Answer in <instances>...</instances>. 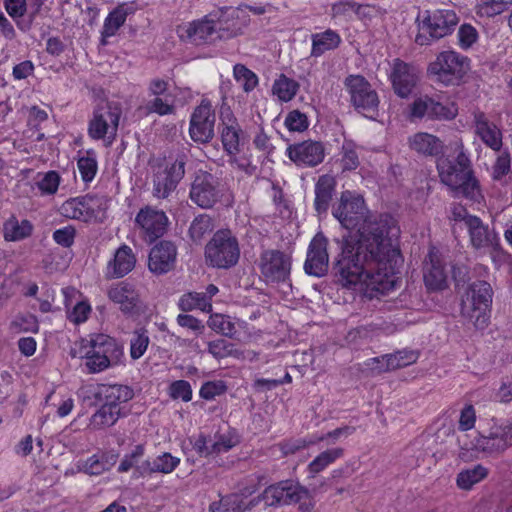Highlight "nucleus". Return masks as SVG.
<instances>
[{
    "mask_svg": "<svg viewBox=\"0 0 512 512\" xmlns=\"http://www.w3.org/2000/svg\"><path fill=\"white\" fill-rule=\"evenodd\" d=\"M332 215L347 230H357L358 238L345 235L335 239L340 253L334 264L335 275L345 285L369 282L383 285L398 273L403 263L397 221L389 214L373 216L364 198L345 190L332 205Z\"/></svg>",
    "mask_w": 512,
    "mask_h": 512,
    "instance_id": "nucleus-1",
    "label": "nucleus"
},
{
    "mask_svg": "<svg viewBox=\"0 0 512 512\" xmlns=\"http://www.w3.org/2000/svg\"><path fill=\"white\" fill-rule=\"evenodd\" d=\"M415 22L418 29L415 43L426 46L451 34L458 24L459 18L450 9H439L433 12L425 10L419 13Z\"/></svg>",
    "mask_w": 512,
    "mask_h": 512,
    "instance_id": "nucleus-2",
    "label": "nucleus"
},
{
    "mask_svg": "<svg viewBox=\"0 0 512 512\" xmlns=\"http://www.w3.org/2000/svg\"><path fill=\"white\" fill-rule=\"evenodd\" d=\"M83 349L85 366L93 374L118 365L123 357L122 346L106 334L92 335Z\"/></svg>",
    "mask_w": 512,
    "mask_h": 512,
    "instance_id": "nucleus-3",
    "label": "nucleus"
},
{
    "mask_svg": "<svg viewBox=\"0 0 512 512\" xmlns=\"http://www.w3.org/2000/svg\"><path fill=\"white\" fill-rule=\"evenodd\" d=\"M493 291L486 281H476L469 285L461 303V314L477 329H483L488 323V311L492 303Z\"/></svg>",
    "mask_w": 512,
    "mask_h": 512,
    "instance_id": "nucleus-4",
    "label": "nucleus"
},
{
    "mask_svg": "<svg viewBox=\"0 0 512 512\" xmlns=\"http://www.w3.org/2000/svg\"><path fill=\"white\" fill-rule=\"evenodd\" d=\"M205 259L209 266L229 269L238 263L240 246L230 229L217 230L205 246Z\"/></svg>",
    "mask_w": 512,
    "mask_h": 512,
    "instance_id": "nucleus-5",
    "label": "nucleus"
},
{
    "mask_svg": "<svg viewBox=\"0 0 512 512\" xmlns=\"http://www.w3.org/2000/svg\"><path fill=\"white\" fill-rule=\"evenodd\" d=\"M467 56L447 50L440 52L428 66V73L436 82L445 86L459 85L469 69Z\"/></svg>",
    "mask_w": 512,
    "mask_h": 512,
    "instance_id": "nucleus-6",
    "label": "nucleus"
},
{
    "mask_svg": "<svg viewBox=\"0 0 512 512\" xmlns=\"http://www.w3.org/2000/svg\"><path fill=\"white\" fill-rule=\"evenodd\" d=\"M455 157L441 156L437 160V170L440 180L450 189L464 183L472 173L471 160L461 139L451 143Z\"/></svg>",
    "mask_w": 512,
    "mask_h": 512,
    "instance_id": "nucleus-7",
    "label": "nucleus"
},
{
    "mask_svg": "<svg viewBox=\"0 0 512 512\" xmlns=\"http://www.w3.org/2000/svg\"><path fill=\"white\" fill-rule=\"evenodd\" d=\"M122 108L117 102L98 104L88 125V134L93 140L107 139L111 144L117 136Z\"/></svg>",
    "mask_w": 512,
    "mask_h": 512,
    "instance_id": "nucleus-8",
    "label": "nucleus"
},
{
    "mask_svg": "<svg viewBox=\"0 0 512 512\" xmlns=\"http://www.w3.org/2000/svg\"><path fill=\"white\" fill-rule=\"evenodd\" d=\"M344 86L355 110L365 117L375 119L378 115L379 97L372 85L362 75H349Z\"/></svg>",
    "mask_w": 512,
    "mask_h": 512,
    "instance_id": "nucleus-9",
    "label": "nucleus"
},
{
    "mask_svg": "<svg viewBox=\"0 0 512 512\" xmlns=\"http://www.w3.org/2000/svg\"><path fill=\"white\" fill-rule=\"evenodd\" d=\"M223 196V186L218 177L198 171L191 183L189 198L202 209L213 208Z\"/></svg>",
    "mask_w": 512,
    "mask_h": 512,
    "instance_id": "nucleus-10",
    "label": "nucleus"
},
{
    "mask_svg": "<svg viewBox=\"0 0 512 512\" xmlns=\"http://www.w3.org/2000/svg\"><path fill=\"white\" fill-rule=\"evenodd\" d=\"M263 497L267 500L268 507L292 505L313 498L311 490L292 479L269 485L264 489Z\"/></svg>",
    "mask_w": 512,
    "mask_h": 512,
    "instance_id": "nucleus-11",
    "label": "nucleus"
},
{
    "mask_svg": "<svg viewBox=\"0 0 512 512\" xmlns=\"http://www.w3.org/2000/svg\"><path fill=\"white\" fill-rule=\"evenodd\" d=\"M187 156L178 155L171 165L158 166L152 176V194L157 199H167L185 175Z\"/></svg>",
    "mask_w": 512,
    "mask_h": 512,
    "instance_id": "nucleus-12",
    "label": "nucleus"
},
{
    "mask_svg": "<svg viewBox=\"0 0 512 512\" xmlns=\"http://www.w3.org/2000/svg\"><path fill=\"white\" fill-rule=\"evenodd\" d=\"M106 207L105 197L86 194L66 200L60 207V213L69 219L88 222Z\"/></svg>",
    "mask_w": 512,
    "mask_h": 512,
    "instance_id": "nucleus-13",
    "label": "nucleus"
},
{
    "mask_svg": "<svg viewBox=\"0 0 512 512\" xmlns=\"http://www.w3.org/2000/svg\"><path fill=\"white\" fill-rule=\"evenodd\" d=\"M215 111L208 99H202L194 109L189 126V134L195 142L208 143L214 137Z\"/></svg>",
    "mask_w": 512,
    "mask_h": 512,
    "instance_id": "nucleus-14",
    "label": "nucleus"
},
{
    "mask_svg": "<svg viewBox=\"0 0 512 512\" xmlns=\"http://www.w3.org/2000/svg\"><path fill=\"white\" fill-rule=\"evenodd\" d=\"M465 228L469 234L472 247L484 253H497L501 250L500 238L494 229L479 217H466Z\"/></svg>",
    "mask_w": 512,
    "mask_h": 512,
    "instance_id": "nucleus-15",
    "label": "nucleus"
},
{
    "mask_svg": "<svg viewBox=\"0 0 512 512\" xmlns=\"http://www.w3.org/2000/svg\"><path fill=\"white\" fill-rule=\"evenodd\" d=\"M135 224L139 227L144 240L152 243L166 233L169 219L164 211L145 206L137 213Z\"/></svg>",
    "mask_w": 512,
    "mask_h": 512,
    "instance_id": "nucleus-16",
    "label": "nucleus"
},
{
    "mask_svg": "<svg viewBox=\"0 0 512 512\" xmlns=\"http://www.w3.org/2000/svg\"><path fill=\"white\" fill-rule=\"evenodd\" d=\"M215 14H207L199 20L192 21L179 27L181 39L194 45L211 44L219 40L216 24L213 23Z\"/></svg>",
    "mask_w": 512,
    "mask_h": 512,
    "instance_id": "nucleus-17",
    "label": "nucleus"
},
{
    "mask_svg": "<svg viewBox=\"0 0 512 512\" xmlns=\"http://www.w3.org/2000/svg\"><path fill=\"white\" fill-rule=\"evenodd\" d=\"M260 270L268 282H284L290 275L291 258L279 250H265L260 256Z\"/></svg>",
    "mask_w": 512,
    "mask_h": 512,
    "instance_id": "nucleus-18",
    "label": "nucleus"
},
{
    "mask_svg": "<svg viewBox=\"0 0 512 512\" xmlns=\"http://www.w3.org/2000/svg\"><path fill=\"white\" fill-rule=\"evenodd\" d=\"M327 246L328 239L322 232H318L310 241L304 263V270L308 275L322 277L328 272Z\"/></svg>",
    "mask_w": 512,
    "mask_h": 512,
    "instance_id": "nucleus-19",
    "label": "nucleus"
},
{
    "mask_svg": "<svg viewBox=\"0 0 512 512\" xmlns=\"http://www.w3.org/2000/svg\"><path fill=\"white\" fill-rule=\"evenodd\" d=\"M286 155L298 167H316L325 158V148L322 142L307 140L290 144Z\"/></svg>",
    "mask_w": 512,
    "mask_h": 512,
    "instance_id": "nucleus-20",
    "label": "nucleus"
},
{
    "mask_svg": "<svg viewBox=\"0 0 512 512\" xmlns=\"http://www.w3.org/2000/svg\"><path fill=\"white\" fill-rule=\"evenodd\" d=\"M389 78L394 92L401 98L408 97L418 81L417 69L400 59H394Z\"/></svg>",
    "mask_w": 512,
    "mask_h": 512,
    "instance_id": "nucleus-21",
    "label": "nucleus"
},
{
    "mask_svg": "<svg viewBox=\"0 0 512 512\" xmlns=\"http://www.w3.org/2000/svg\"><path fill=\"white\" fill-rule=\"evenodd\" d=\"M176 257V245L171 241L162 240L151 249L148 268L154 274H165L174 268Z\"/></svg>",
    "mask_w": 512,
    "mask_h": 512,
    "instance_id": "nucleus-22",
    "label": "nucleus"
},
{
    "mask_svg": "<svg viewBox=\"0 0 512 512\" xmlns=\"http://www.w3.org/2000/svg\"><path fill=\"white\" fill-rule=\"evenodd\" d=\"M228 113L222 116L221 142L228 155L235 156L244 145V132L236 117L227 109Z\"/></svg>",
    "mask_w": 512,
    "mask_h": 512,
    "instance_id": "nucleus-23",
    "label": "nucleus"
},
{
    "mask_svg": "<svg viewBox=\"0 0 512 512\" xmlns=\"http://www.w3.org/2000/svg\"><path fill=\"white\" fill-rule=\"evenodd\" d=\"M134 396L133 390L121 384H100L95 392V399L113 410H125L123 406Z\"/></svg>",
    "mask_w": 512,
    "mask_h": 512,
    "instance_id": "nucleus-24",
    "label": "nucleus"
},
{
    "mask_svg": "<svg viewBox=\"0 0 512 512\" xmlns=\"http://www.w3.org/2000/svg\"><path fill=\"white\" fill-rule=\"evenodd\" d=\"M240 10L241 7L232 8L224 6L210 12V14H215L213 23L216 24L219 40L231 39L241 33V28L237 23Z\"/></svg>",
    "mask_w": 512,
    "mask_h": 512,
    "instance_id": "nucleus-25",
    "label": "nucleus"
},
{
    "mask_svg": "<svg viewBox=\"0 0 512 512\" xmlns=\"http://www.w3.org/2000/svg\"><path fill=\"white\" fill-rule=\"evenodd\" d=\"M136 257L128 245H121L106 266L105 276L108 279L122 278L133 270Z\"/></svg>",
    "mask_w": 512,
    "mask_h": 512,
    "instance_id": "nucleus-26",
    "label": "nucleus"
},
{
    "mask_svg": "<svg viewBox=\"0 0 512 512\" xmlns=\"http://www.w3.org/2000/svg\"><path fill=\"white\" fill-rule=\"evenodd\" d=\"M180 458L169 452H163L153 459H147L136 466L138 477H146L155 473L170 474L180 465Z\"/></svg>",
    "mask_w": 512,
    "mask_h": 512,
    "instance_id": "nucleus-27",
    "label": "nucleus"
},
{
    "mask_svg": "<svg viewBox=\"0 0 512 512\" xmlns=\"http://www.w3.org/2000/svg\"><path fill=\"white\" fill-rule=\"evenodd\" d=\"M475 132L483 143L494 151H500L502 147V132L496 124L491 122L486 114L481 111L473 113Z\"/></svg>",
    "mask_w": 512,
    "mask_h": 512,
    "instance_id": "nucleus-28",
    "label": "nucleus"
},
{
    "mask_svg": "<svg viewBox=\"0 0 512 512\" xmlns=\"http://www.w3.org/2000/svg\"><path fill=\"white\" fill-rule=\"evenodd\" d=\"M108 298L119 305L124 314H133L137 310L139 295L134 287L127 282L112 285L107 292Z\"/></svg>",
    "mask_w": 512,
    "mask_h": 512,
    "instance_id": "nucleus-29",
    "label": "nucleus"
},
{
    "mask_svg": "<svg viewBox=\"0 0 512 512\" xmlns=\"http://www.w3.org/2000/svg\"><path fill=\"white\" fill-rule=\"evenodd\" d=\"M336 189V179L330 174L319 176L315 184L314 209L319 216L326 215Z\"/></svg>",
    "mask_w": 512,
    "mask_h": 512,
    "instance_id": "nucleus-30",
    "label": "nucleus"
},
{
    "mask_svg": "<svg viewBox=\"0 0 512 512\" xmlns=\"http://www.w3.org/2000/svg\"><path fill=\"white\" fill-rule=\"evenodd\" d=\"M409 147L416 153L426 157H436L443 152L444 144L436 136L426 133L418 132L409 137Z\"/></svg>",
    "mask_w": 512,
    "mask_h": 512,
    "instance_id": "nucleus-31",
    "label": "nucleus"
},
{
    "mask_svg": "<svg viewBox=\"0 0 512 512\" xmlns=\"http://www.w3.org/2000/svg\"><path fill=\"white\" fill-rule=\"evenodd\" d=\"M510 446L503 429L499 425H493L489 434L480 436L475 443V448L487 454L502 453Z\"/></svg>",
    "mask_w": 512,
    "mask_h": 512,
    "instance_id": "nucleus-32",
    "label": "nucleus"
},
{
    "mask_svg": "<svg viewBox=\"0 0 512 512\" xmlns=\"http://www.w3.org/2000/svg\"><path fill=\"white\" fill-rule=\"evenodd\" d=\"M34 230L33 224L28 219H19L11 215L3 223V238L7 242H19L29 238Z\"/></svg>",
    "mask_w": 512,
    "mask_h": 512,
    "instance_id": "nucleus-33",
    "label": "nucleus"
},
{
    "mask_svg": "<svg viewBox=\"0 0 512 512\" xmlns=\"http://www.w3.org/2000/svg\"><path fill=\"white\" fill-rule=\"evenodd\" d=\"M418 357L419 353L417 351L404 349L394 354H385L380 357H375L373 361L386 362L385 365L376 368L377 373H383L411 365L417 361Z\"/></svg>",
    "mask_w": 512,
    "mask_h": 512,
    "instance_id": "nucleus-34",
    "label": "nucleus"
},
{
    "mask_svg": "<svg viewBox=\"0 0 512 512\" xmlns=\"http://www.w3.org/2000/svg\"><path fill=\"white\" fill-rule=\"evenodd\" d=\"M429 262L424 267V281L432 290H440L446 285V272L441 260L433 252L429 253Z\"/></svg>",
    "mask_w": 512,
    "mask_h": 512,
    "instance_id": "nucleus-35",
    "label": "nucleus"
},
{
    "mask_svg": "<svg viewBox=\"0 0 512 512\" xmlns=\"http://www.w3.org/2000/svg\"><path fill=\"white\" fill-rule=\"evenodd\" d=\"M117 455L113 453L94 454L84 461L79 462V471L88 475H101L109 471L116 463Z\"/></svg>",
    "mask_w": 512,
    "mask_h": 512,
    "instance_id": "nucleus-36",
    "label": "nucleus"
},
{
    "mask_svg": "<svg viewBox=\"0 0 512 512\" xmlns=\"http://www.w3.org/2000/svg\"><path fill=\"white\" fill-rule=\"evenodd\" d=\"M311 40L312 48L310 55L315 58L322 56L327 51L337 49L342 42L339 33L332 29L312 34Z\"/></svg>",
    "mask_w": 512,
    "mask_h": 512,
    "instance_id": "nucleus-37",
    "label": "nucleus"
},
{
    "mask_svg": "<svg viewBox=\"0 0 512 512\" xmlns=\"http://www.w3.org/2000/svg\"><path fill=\"white\" fill-rule=\"evenodd\" d=\"M215 229L213 218L208 214H199L189 225L187 237L194 244H201Z\"/></svg>",
    "mask_w": 512,
    "mask_h": 512,
    "instance_id": "nucleus-38",
    "label": "nucleus"
},
{
    "mask_svg": "<svg viewBox=\"0 0 512 512\" xmlns=\"http://www.w3.org/2000/svg\"><path fill=\"white\" fill-rule=\"evenodd\" d=\"M4 7L19 30L27 32L31 29L33 15L30 16L29 20L23 18L27 11L26 0H4Z\"/></svg>",
    "mask_w": 512,
    "mask_h": 512,
    "instance_id": "nucleus-39",
    "label": "nucleus"
},
{
    "mask_svg": "<svg viewBox=\"0 0 512 512\" xmlns=\"http://www.w3.org/2000/svg\"><path fill=\"white\" fill-rule=\"evenodd\" d=\"M344 454L342 448H331L321 452L308 466L307 471L309 477L314 478L317 474L325 470L329 465L333 464L337 459L341 458Z\"/></svg>",
    "mask_w": 512,
    "mask_h": 512,
    "instance_id": "nucleus-40",
    "label": "nucleus"
},
{
    "mask_svg": "<svg viewBox=\"0 0 512 512\" xmlns=\"http://www.w3.org/2000/svg\"><path fill=\"white\" fill-rule=\"evenodd\" d=\"M100 408L91 417V426L94 429H102L113 426L119 418L126 415V410H113L107 405L100 403Z\"/></svg>",
    "mask_w": 512,
    "mask_h": 512,
    "instance_id": "nucleus-41",
    "label": "nucleus"
},
{
    "mask_svg": "<svg viewBox=\"0 0 512 512\" xmlns=\"http://www.w3.org/2000/svg\"><path fill=\"white\" fill-rule=\"evenodd\" d=\"M300 85L294 79L287 77L285 74H280L274 81L272 92L282 102L291 101L298 93Z\"/></svg>",
    "mask_w": 512,
    "mask_h": 512,
    "instance_id": "nucleus-42",
    "label": "nucleus"
},
{
    "mask_svg": "<svg viewBox=\"0 0 512 512\" xmlns=\"http://www.w3.org/2000/svg\"><path fill=\"white\" fill-rule=\"evenodd\" d=\"M212 439L211 451L213 455H220L230 451L239 444V437L234 429H227L224 432H216Z\"/></svg>",
    "mask_w": 512,
    "mask_h": 512,
    "instance_id": "nucleus-43",
    "label": "nucleus"
},
{
    "mask_svg": "<svg viewBox=\"0 0 512 512\" xmlns=\"http://www.w3.org/2000/svg\"><path fill=\"white\" fill-rule=\"evenodd\" d=\"M247 506L243 498L235 493L221 497L209 505V512H244Z\"/></svg>",
    "mask_w": 512,
    "mask_h": 512,
    "instance_id": "nucleus-44",
    "label": "nucleus"
},
{
    "mask_svg": "<svg viewBox=\"0 0 512 512\" xmlns=\"http://www.w3.org/2000/svg\"><path fill=\"white\" fill-rule=\"evenodd\" d=\"M178 307L184 312L200 309L205 311L211 308L209 297L205 293L190 292L180 297Z\"/></svg>",
    "mask_w": 512,
    "mask_h": 512,
    "instance_id": "nucleus-45",
    "label": "nucleus"
},
{
    "mask_svg": "<svg viewBox=\"0 0 512 512\" xmlns=\"http://www.w3.org/2000/svg\"><path fill=\"white\" fill-rule=\"evenodd\" d=\"M138 110L145 116L152 113L158 114L159 116H165L173 114L175 106L168 98H162L159 96L148 100L144 105L140 106Z\"/></svg>",
    "mask_w": 512,
    "mask_h": 512,
    "instance_id": "nucleus-46",
    "label": "nucleus"
},
{
    "mask_svg": "<svg viewBox=\"0 0 512 512\" xmlns=\"http://www.w3.org/2000/svg\"><path fill=\"white\" fill-rule=\"evenodd\" d=\"M487 475V468L478 464L471 469L461 471L457 475V485L461 489L469 490L474 484L483 480Z\"/></svg>",
    "mask_w": 512,
    "mask_h": 512,
    "instance_id": "nucleus-47",
    "label": "nucleus"
},
{
    "mask_svg": "<svg viewBox=\"0 0 512 512\" xmlns=\"http://www.w3.org/2000/svg\"><path fill=\"white\" fill-rule=\"evenodd\" d=\"M451 190L454 192L456 197L462 196L474 202H480L482 199L479 182L474 177L473 172L469 174L463 184H460Z\"/></svg>",
    "mask_w": 512,
    "mask_h": 512,
    "instance_id": "nucleus-48",
    "label": "nucleus"
},
{
    "mask_svg": "<svg viewBox=\"0 0 512 512\" xmlns=\"http://www.w3.org/2000/svg\"><path fill=\"white\" fill-rule=\"evenodd\" d=\"M341 154V166L343 171H352L359 167L360 160L355 142L345 139L341 147Z\"/></svg>",
    "mask_w": 512,
    "mask_h": 512,
    "instance_id": "nucleus-49",
    "label": "nucleus"
},
{
    "mask_svg": "<svg viewBox=\"0 0 512 512\" xmlns=\"http://www.w3.org/2000/svg\"><path fill=\"white\" fill-rule=\"evenodd\" d=\"M77 167L84 182H91L98 170L96 155L93 151H87L84 156H80L77 161Z\"/></svg>",
    "mask_w": 512,
    "mask_h": 512,
    "instance_id": "nucleus-50",
    "label": "nucleus"
},
{
    "mask_svg": "<svg viewBox=\"0 0 512 512\" xmlns=\"http://www.w3.org/2000/svg\"><path fill=\"white\" fill-rule=\"evenodd\" d=\"M209 328L213 331L225 336L232 338L236 333V326L231 321L229 316L222 314H214L209 317L207 322Z\"/></svg>",
    "mask_w": 512,
    "mask_h": 512,
    "instance_id": "nucleus-51",
    "label": "nucleus"
},
{
    "mask_svg": "<svg viewBox=\"0 0 512 512\" xmlns=\"http://www.w3.org/2000/svg\"><path fill=\"white\" fill-rule=\"evenodd\" d=\"M233 73L245 92H251L258 85L257 75L242 64H236Z\"/></svg>",
    "mask_w": 512,
    "mask_h": 512,
    "instance_id": "nucleus-52",
    "label": "nucleus"
},
{
    "mask_svg": "<svg viewBox=\"0 0 512 512\" xmlns=\"http://www.w3.org/2000/svg\"><path fill=\"white\" fill-rule=\"evenodd\" d=\"M458 46L462 50L470 49L479 39L477 29L471 24H462L457 32Z\"/></svg>",
    "mask_w": 512,
    "mask_h": 512,
    "instance_id": "nucleus-53",
    "label": "nucleus"
},
{
    "mask_svg": "<svg viewBox=\"0 0 512 512\" xmlns=\"http://www.w3.org/2000/svg\"><path fill=\"white\" fill-rule=\"evenodd\" d=\"M149 345V336L146 330H137L134 332L130 341V356L136 360L141 358Z\"/></svg>",
    "mask_w": 512,
    "mask_h": 512,
    "instance_id": "nucleus-54",
    "label": "nucleus"
},
{
    "mask_svg": "<svg viewBox=\"0 0 512 512\" xmlns=\"http://www.w3.org/2000/svg\"><path fill=\"white\" fill-rule=\"evenodd\" d=\"M10 330L14 333H37L39 330V325L36 317L33 315H18L10 323Z\"/></svg>",
    "mask_w": 512,
    "mask_h": 512,
    "instance_id": "nucleus-55",
    "label": "nucleus"
},
{
    "mask_svg": "<svg viewBox=\"0 0 512 512\" xmlns=\"http://www.w3.org/2000/svg\"><path fill=\"white\" fill-rule=\"evenodd\" d=\"M208 353L216 359H223L229 356H235L237 350L234 348V344L227 340L217 339L208 342Z\"/></svg>",
    "mask_w": 512,
    "mask_h": 512,
    "instance_id": "nucleus-56",
    "label": "nucleus"
},
{
    "mask_svg": "<svg viewBox=\"0 0 512 512\" xmlns=\"http://www.w3.org/2000/svg\"><path fill=\"white\" fill-rule=\"evenodd\" d=\"M145 453V448L143 445H136L134 449L126 454L124 458L121 460V463L118 467V471L123 473L129 471L131 468H136V466L140 465V460L143 458ZM134 476L138 477V474L134 472Z\"/></svg>",
    "mask_w": 512,
    "mask_h": 512,
    "instance_id": "nucleus-57",
    "label": "nucleus"
},
{
    "mask_svg": "<svg viewBox=\"0 0 512 512\" xmlns=\"http://www.w3.org/2000/svg\"><path fill=\"white\" fill-rule=\"evenodd\" d=\"M285 126L289 131L303 132L309 126L306 114L299 110L290 111L285 118Z\"/></svg>",
    "mask_w": 512,
    "mask_h": 512,
    "instance_id": "nucleus-58",
    "label": "nucleus"
},
{
    "mask_svg": "<svg viewBox=\"0 0 512 512\" xmlns=\"http://www.w3.org/2000/svg\"><path fill=\"white\" fill-rule=\"evenodd\" d=\"M125 19L116 9L111 11L106 17L101 35L103 38H109L116 34L118 29L125 23Z\"/></svg>",
    "mask_w": 512,
    "mask_h": 512,
    "instance_id": "nucleus-59",
    "label": "nucleus"
},
{
    "mask_svg": "<svg viewBox=\"0 0 512 512\" xmlns=\"http://www.w3.org/2000/svg\"><path fill=\"white\" fill-rule=\"evenodd\" d=\"M432 107V98L428 96L417 98L411 105V117L420 119L427 117L429 119H432Z\"/></svg>",
    "mask_w": 512,
    "mask_h": 512,
    "instance_id": "nucleus-60",
    "label": "nucleus"
},
{
    "mask_svg": "<svg viewBox=\"0 0 512 512\" xmlns=\"http://www.w3.org/2000/svg\"><path fill=\"white\" fill-rule=\"evenodd\" d=\"M512 6V0H481V11L483 14L493 17L503 13Z\"/></svg>",
    "mask_w": 512,
    "mask_h": 512,
    "instance_id": "nucleus-61",
    "label": "nucleus"
},
{
    "mask_svg": "<svg viewBox=\"0 0 512 512\" xmlns=\"http://www.w3.org/2000/svg\"><path fill=\"white\" fill-rule=\"evenodd\" d=\"M355 12V1L353 0H341L332 4L331 16L332 18H341L345 21L352 19V14Z\"/></svg>",
    "mask_w": 512,
    "mask_h": 512,
    "instance_id": "nucleus-62",
    "label": "nucleus"
},
{
    "mask_svg": "<svg viewBox=\"0 0 512 512\" xmlns=\"http://www.w3.org/2000/svg\"><path fill=\"white\" fill-rule=\"evenodd\" d=\"M59 183V174L56 171H49L37 182V186L43 194L52 195L56 193Z\"/></svg>",
    "mask_w": 512,
    "mask_h": 512,
    "instance_id": "nucleus-63",
    "label": "nucleus"
},
{
    "mask_svg": "<svg viewBox=\"0 0 512 512\" xmlns=\"http://www.w3.org/2000/svg\"><path fill=\"white\" fill-rule=\"evenodd\" d=\"M226 390L227 386L223 381H208L201 386L199 394L205 400H212L224 394Z\"/></svg>",
    "mask_w": 512,
    "mask_h": 512,
    "instance_id": "nucleus-64",
    "label": "nucleus"
}]
</instances>
